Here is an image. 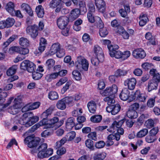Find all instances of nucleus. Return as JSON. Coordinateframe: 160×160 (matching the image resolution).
I'll return each mask as SVG.
<instances>
[{"label": "nucleus", "instance_id": "f3484780", "mask_svg": "<svg viewBox=\"0 0 160 160\" xmlns=\"http://www.w3.org/2000/svg\"><path fill=\"white\" fill-rule=\"evenodd\" d=\"M134 97L137 101L144 102L145 101L147 96L144 93H141L140 90H137L134 93Z\"/></svg>", "mask_w": 160, "mask_h": 160}, {"label": "nucleus", "instance_id": "9d476101", "mask_svg": "<svg viewBox=\"0 0 160 160\" xmlns=\"http://www.w3.org/2000/svg\"><path fill=\"white\" fill-rule=\"evenodd\" d=\"M59 119L58 118L54 117L49 120V126L47 128H50L55 127L54 128L56 129L60 127L63 123L62 121H58Z\"/></svg>", "mask_w": 160, "mask_h": 160}, {"label": "nucleus", "instance_id": "7ed1b4c3", "mask_svg": "<svg viewBox=\"0 0 160 160\" xmlns=\"http://www.w3.org/2000/svg\"><path fill=\"white\" fill-rule=\"evenodd\" d=\"M48 145L46 143L41 144L37 149L33 148L31 150L32 154H34L38 152V157L40 159L43 158V156L47 148Z\"/></svg>", "mask_w": 160, "mask_h": 160}, {"label": "nucleus", "instance_id": "603ef678", "mask_svg": "<svg viewBox=\"0 0 160 160\" xmlns=\"http://www.w3.org/2000/svg\"><path fill=\"white\" fill-rule=\"evenodd\" d=\"M108 137L112 141L115 139L116 141H118L120 139V135L118 133H112L108 135Z\"/></svg>", "mask_w": 160, "mask_h": 160}, {"label": "nucleus", "instance_id": "20e7f679", "mask_svg": "<svg viewBox=\"0 0 160 160\" xmlns=\"http://www.w3.org/2000/svg\"><path fill=\"white\" fill-rule=\"evenodd\" d=\"M40 140V139L38 137L33 138L29 136L25 138L24 142L25 144H28V147L34 148L39 144Z\"/></svg>", "mask_w": 160, "mask_h": 160}, {"label": "nucleus", "instance_id": "423d86ee", "mask_svg": "<svg viewBox=\"0 0 160 160\" xmlns=\"http://www.w3.org/2000/svg\"><path fill=\"white\" fill-rule=\"evenodd\" d=\"M21 100L19 98H15L14 101V104L8 109V111L11 114H15L18 112V109L21 108Z\"/></svg>", "mask_w": 160, "mask_h": 160}, {"label": "nucleus", "instance_id": "338daca9", "mask_svg": "<svg viewBox=\"0 0 160 160\" xmlns=\"http://www.w3.org/2000/svg\"><path fill=\"white\" fill-rule=\"evenodd\" d=\"M155 103V98H150L147 101V105L149 108H152L154 106Z\"/></svg>", "mask_w": 160, "mask_h": 160}, {"label": "nucleus", "instance_id": "58836bf2", "mask_svg": "<svg viewBox=\"0 0 160 160\" xmlns=\"http://www.w3.org/2000/svg\"><path fill=\"white\" fill-rule=\"evenodd\" d=\"M148 133V129L147 128H143L137 133L136 136L138 138H142L145 136Z\"/></svg>", "mask_w": 160, "mask_h": 160}, {"label": "nucleus", "instance_id": "13d9d810", "mask_svg": "<svg viewBox=\"0 0 160 160\" xmlns=\"http://www.w3.org/2000/svg\"><path fill=\"white\" fill-rule=\"evenodd\" d=\"M32 77L33 79L37 80L41 78L42 76V74L37 72L34 71L32 72Z\"/></svg>", "mask_w": 160, "mask_h": 160}, {"label": "nucleus", "instance_id": "5701e85b", "mask_svg": "<svg viewBox=\"0 0 160 160\" xmlns=\"http://www.w3.org/2000/svg\"><path fill=\"white\" fill-rule=\"evenodd\" d=\"M151 80L149 81L148 85V90L149 92L157 88L158 83Z\"/></svg>", "mask_w": 160, "mask_h": 160}, {"label": "nucleus", "instance_id": "ddd939ff", "mask_svg": "<svg viewBox=\"0 0 160 160\" xmlns=\"http://www.w3.org/2000/svg\"><path fill=\"white\" fill-rule=\"evenodd\" d=\"M95 3L98 11L102 13L105 12L106 8V3L103 0H95Z\"/></svg>", "mask_w": 160, "mask_h": 160}, {"label": "nucleus", "instance_id": "4468645a", "mask_svg": "<svg viewBox=\"0 0 160 160\" xmlns=\"http://www.w3.org/2000/svg\"><path fill=\"white\" fill-rule=\"evenodd\" d=\"M133 56L136 58H143L146 56L144 51L142 48L134 50L132 52Z\"/></svg>", "mask_w": 160, "mask_h": 160}, {"label": "nucleus", "instance_id": "f257e3e1", "mask_svg": "<svg viewBox=\"0 0 160 160\" xmlns=\"http://www.w3.org/2000/svg\"><path fill=\"white\" fill-rule=\"evenodd\" d=\"M38 120V117L34 116L31 112H28L23 115L19 122L21 124L24 125L26 127H29L37 122Z\"/></svg>", "mask_w": 160, "mask_h": 160}, {"label": "nucleus", "instance_id": "0e129e2a", "mask_svg": "<svg viewBox=\"0 0 160 160\" xmlns=\"http://www.w3.org/2000/svg\"><path fill=\"white\" fill-rule=\"evenodd\" d=\"M103 100L107 102L108 105H110L112 103H114L115 102V100L112 98H110L109 97H107L105 98Z\"/></svg>", "mask_w": 160, "mask_h": 160}, {"label": "nucleus", "instance_id": "052dcab7", "mask_svg": "<svg viewBox=\"0 0 160 160\" xmlns=\"http://www.w3.org/2000/svg\"><path fill=\"white\" fill-rule=\"evenodd\" d=\"M108 32L105 28H103L99 30V34L101 37H105L108 35Z\"/></svg>", "mask_w": 160, "mask_h": 160}, {"label": "nucleus", "instance_id": "de8ad7c7", "mask_svg": "<svg viewBox=\"0 0 160 160\" xmlns=\"http://www.w3.org/2000/svg\"><path fill=\"white\" fill-rule=\"evenodd\" d=\"M127 71L126 70L118 69L116 72L115 75L117 77L124 76L127 74Z\"/></svg>", "mask_w": 160, "mask_h": 160}, {"label": "nucleus", "instance_id": "7c9ffc66", "mask_svg": "<svg viewBox=\"0 0 160 160\" xmlns=\"http://www.w3.org/2000/svg\"><path fill=\"white\" fill-rule=\"evenodd\" d=\"M155 121H158V120L157 118H154L153 120L151 118L148 119L145 122L146 127L148 128H151L154 126V122Z\"/></svg>", "mask_w": 160, "mask_h": 160}, {"label": "nucleus", "instance_id": "680f3d73", "mask_svg": "<svg viewBox=\"0 0 160 160\" xmlns=\"http://www.w3.org/2000/svg\"><path fill=\"white\" fill-rule=\"evenodd\" d=\"M97 19L98 21L96 23V26L99 28L100 29H102L104 28V24L101 20V19L99 17H97Z\"/></svg>", "mask_w": 160, "mask_h": 160}, {"label": "nucleus", "instance_id": "0eeeda50", "mask_svg": "<svg viewBox=\"0 0 160 160\" xmlns=\"http://www.w3.org/2000/svg\"><path fill=\"white\" fill-rule=\"evenodd\" d=\"M118 91V87L115 85H112V87H108L104 91L100 92L102 96L113 95L116 93Z\"/></svg>", "mask_w": 160, "mask_h": 160}, {"label": "nucleus", "instance_id": "ea45409f", "mask_svg": "<svg viewBox=\"0 0 160 160\" xmlns=\"http://www.w3.org/2000/svg\"><path fill=\"white\" fill-rule=\"evenodd\" d=\"M55 61L52 59H48L46 62V66L48 70L52 68L55 64Z\"/></svg>", "mask_w": 160, "mask_h": 160}, {"label": "nucleus", "instance_id": "bf43d9fd", "mask_svg": "<svg viewBox=\"0 0 160 160\" xmlns=\"http://www.w3.org/2000/svg\"><path fill=\"white\" fill-rule=\"evenodd\" d=\"M30 61L28 60H25L23 61L21 64L20 68L24 70H26Z\"/></svg>", "mask_w": 160, "mask_h": 160}, {"label": "nucleus", "instance_id": "79ce46f5", "mask_svg": "<svg viewBox=\"0 0 160 160\" xmlns=\"http://www.w3.org/2000/svg\"><path fill=\"white\" fill-rule=\"evenodd\" d=\"M15 22L14 19L12 18H8L6 21L5 23L7 28H9L12 26Z\"/></svg>", "mask_w": 160, "mask_h": 160}, {"label": "nucleus", "instance_id": "2f4dec72", "mask_svg": "<svg viewBox=\"0 0 160 160\" xmlns=\"http://www.w3.org/2000/svg\"><path fill=\"white\" fill-rule=\"evenodd\" d=\"M17 69L16 65H13L9 68L6 72L7 75L8 76H12L15 74Z\"/></svg>", "mask_w": 160, "mask_h": 160}, {"label": "nucleus", "instance_id": "09e8293b", "mask_svg": "<svg viewBox=\"0 0 160 160\" xmlns=\"http://www.w3.org/2000/svg\"><path fill=\"white\" fill-rule=\"evenodd\" d=\"M102 118V116L100 115H94L91 118V120L93 122H99L101 121Z\"/></svg>", "mask_w": 160, "mask_h": 160}, {"label": "nucleus", "instance_id": "c03bdc74", "mask_svg": "<svg viewBox=\"0 0 160 160\" xmlns=\"http://www.w3.org/2000/svg\"><path fill=\"white\" fill-rule=\"evenodd\" d=\"M67 141V139L66 137L63 138L60 140L57 141L56 143L55 148L57 149L58 148H60L62 145H63Z\"/></svg>", "mask_w": 160, "mask_h": 160}, {"label": "nucleus", "instance_id": "4be33fe9", "mask_svg": "<svg viewBox=\"0 0 160 160\" xmlns=\"http://www.w3.org/2000/svg\"><path fill=\"white\" fill-rule=\"evenodd\" d=\"M129 94L130 92L128 90L127 88H125L122 90L119 95V97L121 100L126 101L128 99Z\"/></svg>", "mask_w": 160, "mask_h": 160}, {"label": "nucleus", "instance_id": "2eb2a0df", "mask_svg": "<svg viewBox=\"0 0 160 160\" xmlns=\"http://www.w3.org/2000/svg\"><path fill=\"white\" fill-rule=\"evenodd\" d=\"M93 51L95 57H99L101 60H104V54L102 49L98 45L94 46Z\"/></svg>", "mask_w": 160, "mask_h": 160}, {"label": "nucleus", "instance_id": "412c9836", "mask_svg": "<svg viewBox=\"0 0 160 160\" xmlns=\"http://www.w3.org/2000/svg\"><path fill=\"white\" fill-rule=\"evenodd\" d=\"M87 107L89 112L91 113H95L96 112L97 105L95 102L93 101H91L88 102Z\"/></svg>", "mask_w": 160, "mask_h": 160}, {"label": "nucleus", "instance_id": "b1692460", "mask_svg": "<svg viewBox=\"0 0 160 160\" xmlns=\"http://www.w3.org/2000/svg\"><path fill=\"white\" fill-rule=\"evenodd\" d=\"M14 7V3L12 2H9L7 4L5 9L10 14L13 15L15 14Z\"/></svg>", "mask_w": 160, "mask_h": 160}, {"label": "nucleus", "instance_id": "a878e982", "mask_svg": "<svg viewBox=\"0 0 160 160\" xmlns=\"http://www.w3.org/2000/svg\"><path fill=\"white\" fill-rule=\"evenodd\" d=\"M75 119L73 117L69 118L66 122V127L68 130H71L75 126Z\"/></svg>", "mask_w": 160, "mask_h": 160}, {"label": "nucleus", "instance_id": "dca6fc26", "mask_svg": "<svg viewBox=\"0 0 160 160\" xmlns=\"http://www.w3.org/2000/svg\"><path fill=\"white\" fill-rule=\"evenodd\" d=\"M72 1L75 5L79 7L81 12L84 13L87 12L85 3L84 1L79 0H72Z\"/></svg>", "mask_w": 160, "mask_h": 160}, {"label": "nucleus", "instance_id": "39448f33", "mask_svg": "<svg viewBox=\"0 0 160 160\" xmlns=\"http://www.w3.org/2000/svg\"><path fill=\"white\" fill-rule=\"evenodd\" d=\"M117 118L115 121L112 124V125L110 126V128L107 129V130L110 132H114L115 131V129L118 128H120L122 124L125 121V118H122L119 120L118 118Z\"/></svg>", "mask_w": 160, "mask_h": 160}, {"label": "nucleus", "instance_id": "9b49d317", "mask_svg": "<svg viewBox=\"0 0 160 160\" xmlns=\"http://www.w3.org/2000/svg\"><path fill=\"white\" fill-rule=\"evenodd\" d=\"M120 105L118 104H116L107 107L106 110L108 112H111L112 115H114L117 114L120 111Z\"/></svg>", "mask_w": 160, "mask_h": 160}, {"label": "nucleus", "instance_id": "6ab92c4d", "mask_svg": "<svg viewBox=\"0 0 160 160\" xmlns=\"http://www.w3.org/2000/svg\"><path fill=\"white\" fill-rule=\"evenodd\" d=\"M79 97L77 96L75 98L72 97H68L63 98L66 104H68L69 106H72L75 103V101H77L79 99Z\"/></svg>", "mask_w": 160, "mask_h": 160}, {"label": "nucleus", "instance_id": "3c124183", "mask_svg": "<svg viewBox=\"0 0 160 160\" xmlns=\"http://www.w3.org/2000/svg\"><path fill=\"white\" fill-rule=\"evenodd\" d=\"M149 116L148 114H143L138 118L137 121L140 123H142L144 122V119L148 118Z\"/></svg>", "mask_w": 160, "mask_h": 160}, {"label": "nucleus", "instance_id": "4c0bfd02", "mask_svg": "<svg viewBox=\"0 0 160 160\" xmlns=\"http://www.w3.org/2000/svg\"><path fill=\"white\" fill-rule=\"evenodd\" d=\"M58 76V72H53L48 75L46 78V79L48 82H50L56 78Z\"/></svg>", "mask_w": 160, "mask_h": 160}, {"label": "nucleus", "instance_id": "37998d69", "mask_svg": "<svg viewBox=\"0 0 160 160\" xmlns=\"http://www.w3.org/2000/svg\"><path fill=\"white\" fill-rule=\"evenodd\" d=\"M48 96L49 98L52 100L57 99L58 98V94L55 91L50 92H49Z\"/></svg>", "mask_w": 160, "mask_h": 160}, {"label": "nucleus", "instance_id": "393cba45", "mask_svg": "<svg viewBox=\"0 0 160 160\" xmlns=\"http://www.w3.org/2000/svg\"><path fill=\"white\" fill-rule=\"evenodd\" d=\"M22 10L25 11L30 16L33 15V12L28 4L26 3H22L21 6Z\"/></svg>", "mask_w": 160, "mask_h": 160}, {"label": "nucleus", "instance_id": "a19ab883", "mask_svg": "<svg viewBox=\"0 0 160 160\" xmlns=\"http://www.w3.org/2000/svg\"><path fill=\"white\" fill-rule=\"evenodd\" d=\"M62 0H52L50 2L49 6L51 8H54L60 4Z\"/></svg>", "mask_w": 160, "mask_h": 160}, {"label": "nucleus", "instance_id": "49530a36", "mask_svg": "<svg viewBox=\"0 0 160 160\" xmlns=\"http://www.w3.org/2000/svg\"><path fill=\"white\" fill-rule=\"evenodd\" d=\"M7 96V94L6 92L2 89L0 88V104L4 102L5 101L4 98Z\"/></svg>", "mask_w": 160, "mask_h": 160}, {"label": "nucleus", "instance_id": "c85d7f7f", "mask_svg": "<svg viewBox=\"0 0 160 160\" xmlns=\"http://www.w3.org/2000/svg\"><path fill=\"white\" fill-rule=\"evenodd\" d=\"M107 154L104 152L96 153L93 157L94 160H103L106 157Z\"/></svg>", "mask_w": 160, "mask_h": 160}, {"label": "nucleus", "instance_id": "69168bd1", "mask_svg": "<svg viewBox=\"0 0 160 160\" xmlns=\"http://www.w3.org/2000/svg\"><path fill=\"white\" fill-rule=\"evenodd\" d=\"M157 40L155 39V37H153L150 40H148L147 42V44L148 45H155L157 44Z\"/></svg>", "mask_w": 160, "mask_h": 160}, {"label": "nucleus", "instance_id": "5fc2aeb1", "mask_svg": "<svg viewBox=\"0 0 160 160\" xmlns=\"http://www.w3.org/2000/svg\"><path fill=\"white\" fill-rule=\"evenodd\" d=\"M72 75L77 80H79L81 79V76L80 72L77 70H74L72 72Z\"/></svg>", "mask_w": 160, "mask_h": 160}, {"label": "nucleus", "instance_id": "473e14b6", "mask_svg": "<svg viewBox=\"0 0 160 160\" xmlns=\"http://www.w3.org/2000/svg\"><path fill=\"white\" fill-rule=\"evenodd\" d=\"M19 44L23 47L27 48L29 46V42L26 38L22 37L19 39Z\"/></svg>", "mask_w": 160, "mask_h": 160}, {"label": "nucleus", "instance_id": "aec40b11", "mask_svg": "<svg viewBox=\"0 0 160 160\" xmlns=\"http://www.w3.org/2000/svg\"><path fill=\"white\" fill-rule=\"evenodd\" d=\"M60 48V44L59 43H56L53 44L49 51L48 54L51 55L57 53Z\"/></svg>", "mask_w": 160, "mask_h": 160}, {"label": "nucleus", "instance_id": "6e6d98bb", "mask_svg": "<svg viewBox=\"0 0 160 160\" xmlns=\"http://www.w3.org/2000/svg\"><path fill=\"white\" fill-rule=\"evenodd\" d=\"M145 140L148 143H152L155 140L156 138L155 137L149 133V134L146 137Z\"/></svg>", "mask_w": 160, "mask_h": 160}, {"label": "nucleus", "instance_id": "a211bd4d", "mask_svg": "<svg viewBox=\"0 0 160 160\" xmlns=\"http://www.w3.org/2000/svg\"><path fill=\"white\" fill-rule=\"evenodd\" d=\"M80 12L81 11L80 8L79 9L76 8L72 10L69 14V19L71 21L76 19L79 17L80 14Z\"/></svg>", "mask_w": 160, "mask_h": 160}, {"label": "nucleus", "instance_id": "c9c22d12", "mask_svg": "<svg viewBox=\"0 0 160 160\" xmlns=\"http://www.w3.org/2000/svg\"><path fill=\"white\" fill-rule=\"evenodd\" d=\"M108 48L109 51L110 55L113 56L114 52H115L119 48V47L116 45H108Z\"/></svg>", "mask_w": 160, "mask_h": 160}, {"label": "nucleus", "instance_id": "864d4df0", "mask_svg": "<svg viewBox=\"0 0 160 160\" xmlns=\"http://www.w3.org/2000/svg\"><path fill=\"white\" fill-rule=\"evenodd\" d=\"M93 142V141L92 140L88 139L85 141V144L87 147L93 150L94 149Z\"/></svg>", "mask_w": 160, "mask_h": 160}, {"label": "nucleus", "instance_id": "8fccbe9b", "mask_svg": "<svg viewBox=\"0 0 160 160\" xmlns=\"http://www.w3.org/2000/svg\"><path fill=\"white\" fill-rule=\"evenodd\" d=\"M28 66L27 69L26 70H27L28 72L32 73L35 71L36 66L33 63L30 61Z\"/></svg>", "mask_w": 160, "mask_h": 160}, {"label": "nucleus", "instance_id": "e2e57ef3", "mask_svg": "<svg viewBox=\"0 0 160 160\" xmlns=\"http://www.w3.org/2000/svg\"><path fill=\"white\" fill-rule=\"evenodd\" d=\"M53 153V149L51 148H49L46 150V152L43 156V158L48 157L51 155Z\"/></svg>", "mask_w": 160, "mask_h": 160}, {"label": "nucleus", "instance_id": "1a4fd4ad", "mask_svg": "<svg viewBox=\"0 0 160 160\" xmlns=\"http://www.w3.org/2000/svg\"><path fill=\"white\" fill-rule=\"evenodd\" d=\"M26 32L33 39H35L38 35L37 27L35 25L27 27L26 28Z\"/></svg>", "mask_w": 160, "mask_h": 160}, {"label": "nucleus", "instance_id": "cd10ccee", "mask_svg": "<svg viewBox=\"0 0 160 160\" xmlns=\"http://www.w3.org/2000/svg\"><path fill=\"white\" fill-rule=\"evenodd\" d=\"M36 12L37 15L39 18H42L44 14V9L42 6L40 5L36 8Z\"/></svg>", "mask_w": 160, "mask_h": 160}, {"label": "nucleus", "instance_id": "e433bc0d", "mask_svg": "<svg viewBox=\"0 0 160 160\" xmlns=\"http://www.w3.org/2000/svg\"><path fill=\"white\" fill-rule=\"evenodd\" d=\"M66 103L63 98L58 101L57 103V108L61 110H64L66 108Z\"/></svg>", "mask_w": 160, "mask_h": 160}, {"label": "nucleus", "instance_id": "774afa93", "mask_svg": "<svg viewBox=\"0 0 160 160\" xmlns=\"http://www.w3.org/2000/svg\"><path fill=\"white\" fill-rule=\"evenodd\" d=\"M65 50L63 49H60L56 53L57 56L58 58H61L65 56Z\"/></svg>", "mask_w": 160, "mask_h": 160}, {"label": "nucleus", "instance_id": "4d7b16f0", "mask_svg": "<svg viewBox=\"0 0 160 160\" xmlns=\"http://www.w3.org/2000/svg\"><path fill=\"white\" fill-rule=\"evenodd\" d=\"M88 13H94L95 12V8L94 4L92 2H90L88 5Z\"/></svg>", "mask_w": 160, "mask_h": 160}, {"label": "nucleus", "instance_id": "a18cd8bd", "mask_svg": "<svg viewBox=\"0 0 160 160\" xmlns=\"http://www.w3.org/2000/svg\"><path fill=\"white\" fill-rule=\"evenodd\" d=\"M104 60H101L100 58L98 57H93L91 59V62L93 65L97 66L99 62H102Z\"/></svg>", "mask_w": 160, "mask_h": 160}, {"label": "nucleus", "instance_id": "f8f14e48", "mask_svg": "<svg viewBox=\"0 0 160 160\" xmlns=\"http://www.w3.org/2000/svg\"><path fill=\"white\" fill-rule=\"evenodd\" d=\"M136 82V78H132L126 80L124 82V84L125 86H127L129 89L133 90L135 88Z\"/></svg>", "mask_w": 160, "mask_h": 160}, {"label": "nucleus", "instance_id": "6e6552de", "mask_svg": "<svg viewBox=\"0 0 160 160\" xmlns=\"http://www.w3.org/2000/svg\"><path fill=\"white\" fill-rule=\"evenodd\" d=\"M69 18L65 16L59 17L57 20V24L58 28L60 29H63L67 25L69 22Z\"/></svg>", "mask_w": 160, "mask_h": 160}, {"label": "nucleus", "instance_id": "72a5a7b5", "mask_svg": "<svg viewBox=\"0 0 160 160\" xmlns=\"http://www.w3.org/2000/svg\"><path fill=\"white\" fill-rule=\"evenodd\" d=\"M82 21L81 19H78L76 20L73 25V28L75 31H80L81 29L80 25L82 24Z\"/></svg>", "mask_w": 160, "mask_h": 160}, {"label": "nucleus", "instance_id": "bb28decb", "mask_svg": "<svg viewBox=\"0 0 160 160\" xmlns=\"http://www.w3.org/2000/svg\"><path fill=\"white\" fill-rule=\"evenodd\" d=\"M54 107L53 106H50L48 109L43 112L41 115V117L43 119L48 118L52 113Z\"/></svg>", "mask_w": 160, "mask_h": 160}, {"label": "nucleus", "instance_id": "c756f323", "mask_svg": "<svg viewBox=\"0 0 160 160\" xmlns=\"http://www.w3.org/2000/svg\"><path fill=\"white\" fill-rule=\"evenodd\" d=\"M127 115L129 118L134 119L138 117V113L134 110L129 109L127 112Z\"/></svg>", "mask_w": 160, "mask_h": 160}, {"label": "nucleus", "instance_id": "f704fd0d", "mask_svg": "<svg viewBox=\"0 0 160 160\" xmlns=\"http://www.w3.org/2000/svg\"><path fill=\"white\" fill-rule=\"evenodd\" d=\"M140 21L139 24L140 26L142 27L145 25L148 21V17L144 15H141L139 17Z\"/></svg>", "mask_w": 160, "mask_h": 160}, {"label": "nucleus", "instance_id": "f03ea898", "mask_svg": "<svg viewBox=\"0 0 160 160\" xmlns=\"http://www.w3.org/2000/svg\"><path fill=\"white\" fill-rule=\"evenodd\" d=\"M75 65L78 69L82 68L85 71H87L88 69L89 63L85 58L80 56L78 57L77 61L75 63Z\"/></svg>", "mask_w": 160, "mask_h": 160}]
</instances>
